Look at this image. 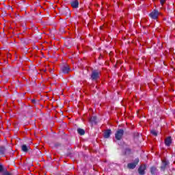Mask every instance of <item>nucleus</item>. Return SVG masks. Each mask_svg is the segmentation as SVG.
<instances>
[{
	"mask_svg": "<svg viewBox=\"0 0 175 175\" xmlns=\"http://www.w3.org/2000/svg\"><path fill=\"white\" fill-rule=\"evenodd\" d=\"M100 78V72L96 70L92 71V74H91L92 80L96 81V80H99Z\"/></svg>",
	"mask_w": 175,
	"mask_h": 175,
	"instance_id": "1",
	"label": "nucleus"
},
{
	"mask_svg": "<svg viewBox=\"0 0 175 175\" xmlns=\"http://www.w3.org/2000/svg\"><path fill=\"white\" fill-rule=\"evenodd\" d=\"M122 136H124V130L120 129L116 131L115 137L116 140H121V139H122Z\"/></svg>",
	"mask_w": 175,
	"mask_h": 175,
	"instance_id": "2",
	"label": "nucleus"
},
{
	"mask_svg": "<svg viewBox=\"0 0 175 175\" xmlns=\"http://www.w3.org/2000/svg\"><path fill=\"white\" fill-rule=\"evenodd\" d=\"M150 16L151 18H153V20H157V18H158V16H159V12L157 10H154L150 14Z\"/></svg>",
	"mask_w": 175,
	"mask_h": 175,
	"instance_id": "3",
	"label": "nucleus"
},
{
	"mask_svg": "<svg viewBox=\"0 0 175 175\" xmlns=\"http://www.w3.org/2000/svg\"><path fill=\"white\" fill-rule=\"evenodd\" d=\"M70 3L72 8H73L74 9H77V8H79V1L73 0L72 1H71Z\"/></svg>",
	"mask_w": 175,
	"mask_h": 175,
	"instance_id": "4",
	"label": "nucleus"
},
{
	"mask_svg": "<svg viewBox=\"0 0 175 175\" xmlns=\"http://www.w3.org/2000/svg\"><path fill=\"white\" fill-rule=\"evenodd\" d=\"M144 170H146V165H141L138 169V172L139 174H144Z\"/></svg>",
	"mask_w": 175,
	"mask_h": 175,
	"instance_id": "5",
	"label": "nucleus"
},
{
	"mask_svg": "<svg viewBox=\"0 0 175 175\" xmlns=\"http://www.w3.org/2000/svg\"><path fill=\"white\" fill-rule=\"evenodd\" d=\"M165 146H167V147H169L172 144V137H167L165 140Z\"/></svg>",
	"mask_w": 175,
	"mask_h": 175,
	"instance_id": "6",
	"label": "nucleus"
},
{
	"mask_svg": "<svg viewBox=\"0 0 175 175\" xmlns=\"http://www.w3.org/2000/svg\"><path fill=\"white\" fill-rule=\"evenodd\" d=\"M110 135H111V130H107L104 133V137H105V139H109V137H110Z\"/></svg>",
	"mask_w": 175,
	"mask_h": 175,
	"instance_id": "7",
	"label": "nucleus"
},
{
	"mask_svg": "<svg viewBox=\"0 0 175 175\" xmlns=\"http://www.w3.org/2000/svg\"><path fill=\"white\" fill-rule=\"evenodd\" d=\"M31 148L29 146H27V145H22L21 150L23 152H28V150Z\"/></svg>",
	"mask_w": 175,
	"mask_h": 175,
	"instance_id": "8",
	"label": "nucleus"
},
{
	"mask_svg": "<svg viewBox=\"0 0 175 175\" xmlns=\"http://www.w3.org/2000/svg\"><path fill=\"white\" fill-rule=\"evenodd\" d=\"M168 163H169L166 160H163L162 161V165L161 167V170H165V169H166V166H167Z\"/></svg>",
	"mask_w": 175,
	"mask_h": 175,
	"instance_id": "9",
	"label": "nucleus"
},
{
	"mask_svg": "<svg viewBox=\"0 0 175 175\" xmlns=\"http://www.w3.org/2000/svg\"><path fill=\"white\" fill-rule=\"evenodd\" d=\"M62 70L63 73H69V70H70V68H69L68 66H64L62 68Z\"/></svg>",
	"mask_w": 175,
	"mask_h": 175,
	"instance_id": "10",
	"label": "nucleus"
},
{
	"mask_svg": "<svg viewBox=\"0 0 175 175\" xmlns=\"http://www.w3.org/2000/svg\"><path fill=\"white\" fill-rule=\"evenodd\" d=\"M5 152H6V148H5L4 146H0V154L1 155H5Z\"/></svg>",
	"mask_w": 175,
	"mask_h": 175,
	"instance_id": "11",
	"label": "nucleus"
},
{
	"mask_svg": "<svg viewBox=\"0 0 175 175\" xmlns=\"http://www.w3.org/2000/svg\"><path fill=\"white\" fill-rule=\"evenodd\" d=\"M129 169H135L136 167V164L134 163H130L128 164Z\"/></svg>",
	"mask_w": 175,
	"mask_h": 175,
	"instance_id": "12",
	"label": "nucleus"
},
{
	"mask_svg": "<svg viewBox=\"0 0 175 175\" xmlns=\"http://www.w3.org/2000/svg\"><path fill=\"white\" fill-rule=\"evenodd\" d=\"M77 132L81 135H83L85 133V131L83 129H78Z\"/></svg>",
	"mask_w": 175,
	"mask_h": 175,
	"instance_id": "13",
	"label": "nucleus"
},
{
	"mask_svg": "<svg viewBox=\"0 0 175 175\" xmlns=\"http://www.w3.org/2000/svg\"><path fill=\"white\" fill-rule=\"evenodd\" d=\"M150 172H151L152 174H155V173H157V167H152L150 168Z\"/></svg>",
	"mask_w": 175,
	"mask_h": 175,
	"instance_id": "14",
	"label": "nucleus"
},
{
	"mask_svg": "<svg viewBox=\"0 0 175 175\" xmlns=\"http://www.w3.org/2000/svg\"><path fill=\"white\" fill-rule=\"evenodd\" d=\"M134 163L135 164V165L139 163V158H137V159H135Z\"/></svg>",
	"mask_w": 175,
	"mask_h": 175,
	"instance_id": "15",
	"label": "nucleus"
},
{
	"mask_svg": "<svg viewBox=\"0 0 175 175\" xmlns=\"http://www.w3.org/2000/svg\"><path fill=\"white\" fill-rule=\"evenodd\" d=\"M151 133H152V135H154V136H157V131H152Z\"/></svg>",
	"mask_w": 175,
	"mask_h": 175,
	"instance_id": "16",
	"label": "nucleus"
},
{
	"mask_svg": "<svg viewBox=\"0 0 175 175\" xmlns=\"http://www.w3.org/2000/svg\"><path fill=\"white\" fill-rule=\"evenodd\" d=\"M3 172V166L2 165H0V172Z\"/></svg>",
	"mask_w": 175,
	"mask_h": 175,
	"instance_id": "17",
	"label": "nucleus"
},
{
	"mask_svg": "<svg viewBox=\"0 0 175 175\" xmlns=\"http://www.w3.org/2000/svg\"><path fill=\"white\" fill-rule=\"evenodd\" d=\"M166 0H160V3H161V5H163V3H165Z\"/></svg>",
	"mask_w": 175,
	"mask_h": 175,
	"instance_id": "18",
	"label": "nucleus"
},
{
	"mask_svg": "<svg viewBox=\"0 0 175 175\" xmlns=\"http://www.w3.org/2000/svg\"><path fill=\"white\" fill-rule=\"evenodd\" d=\"M3 175H10V173H9V172H5V173L3 174Z\"/></svg>",
	"mask_w": 175,
	"mask_h": 175,
	"instance_id": "19",
	"label": "nucleus"
},
{
	"mask_svg": "<svg viewBox=\"0 0 175 175\" xmlns=\"http://www.w3.org/2000/svg\"><path fill=\"white\" fill-rule=\"evenodd\" d=\"M32 103H35V100H31Z\"/></svg>",
	"mask_w": 175,
	"mask_h": 175,
	"instance_id": "20",
	"label": "nucleus"
},
{
	"mask_svg": "<svg viewBox=\"0 0 175 175\" xmlns=\"http://www.w3.org/2000/svg\"><path fill=\"white\" fill-rule=\"evenodd\" d=\"M126 151H129H129H131V150L129 149H127Z\"/></svg>",
	"mask_w": 175,
	"mask_h": 175,
	"instance_id": "21",
	"label": "nucleus"
},
{
	"mask_svg": "<svg viewBox=\"0 0 175 175\" xmlns=\"http://www.w3.org/2000/svg\"><path fill=\"white\" fill-rule=\"evenodd\" d=\"M90 121H92V118H90Z\"/></svg>",
	"mask_w": 175,
	"mask_h": 175,
	"instance_id": "22",
	"label": "nucleus"
},
{
	"mask_svg": "<svg viewBox=\"0 0 175 175\" xmlns=\"http://www.w3.org/2000/svg\"><path fill=\"white\" fill-rule=\"evenodd\" d=\"M93 118H94V120H95V117H94Z\"/></svg>",
	"mask_w": 175,
	"mask_h": 175,
	"instance_id": "23",
	"label": "nucleus"
}]
</instances>
